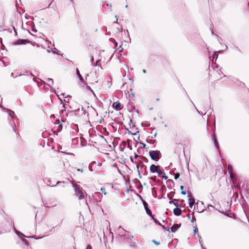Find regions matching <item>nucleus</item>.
<instances>
[{
	"instance_id": "f257e3e1",
	"label": "nucleus",
	"mask_w": 249,
	"mask_h": 249,
	"mask_svg": "<svg viewBox=\"0 0 249 249\" xmlns=\"http://www.w3.org/2000/svg\"><path fill=\"white\" fill-rule=\"evenodd\" d=\"M72 186L75 192V195L78 197L79 200L84 199L86 197L87 194L79 185L73 184Z\"/></svg>"
},
{
	"instance_id": "f03ea898",
	"label": "nucleus",
	"mask_w": 249,
	"mask_h": 249,
	"mask_svg": "<svg viewBox=\"0 0 249 249\" xmlns=\"http://www.w3.org/2000/svg\"><path fill=\"white\" fill-rule=\"evenodd\" d=\"M151 159L155 161H158L161 157V153L159 150H152L149 152Z\"/></svg>"
},
{
	"instance_id": "7ed1b4c3",
	"label": "nucleus",
	"mask_w": 249,
	"mask_h": 249,
	"mask_svg": "<svg viewBox=\"0 0 249 249\" xmlns=\"http://www.w3.org/2000/svg\"><path fill=\"white\" fill-rule=\"evenodd\" d=\"M116 233L119 236L122 237L125 235L126 231L121 226H119L116 231Z\"/></svg>"
},
{
	"instance_id": "20e7f679",
	"label": "nucleus",
	"mask_w": 249,
	"mask_h": 249,
	"mask_svg": "<svg viewBox=\"0 0 249 249\" xmlns=\"http://www.w3.org/2000/svg\"><path fill=\"white\" fill-rule=\"evenodd\" d=\"M188 197H189V205L190 208H192L193 205L195 204V200L192 196V193L189 192L188 193Z\"/></svg>"
},
{
	"instance_id": "39448f33",
	"label": "nucleus",
	"mask_w": 249,
	"mask_h": 249,
	"mask_svg": "<svg viewBox=\"0 0 249 249\" xmlns=\"http://www.w3.org/2000/svg\"><path fill=\"white\" fill-rule=\"evenodd\" d=\"M94 197L97 202H101L103 197L102 194L100 192H96L94 193Z\"/></svg>"
},
{
	"instance_id": "423d86ee",
	"label": "nucleus",
	"mask_w": 249,
	"mask_h": 249,
	"mask_svg": "<svg viewBox=\"0 0 249 249\" xmlns=\"http://www.w3.org/2000/svg\"><path fill=\"white\" fill-rule=\"evenodd\" d=\"M143 206L144 207L145 210L146 211V213L149 215L150 217L153 215L151 210L148 208L147 203L145 201L142 202Z\"/></svg>"
},
{
	"instance_id": "0eeeda50",
	"label": "nucleus",
	"mask_w": 249,
	"mask_h": 249,
	"mask_svg": "<svg viewBox=\"0 0 249 249\" xmlns=\"http://www.w3.org/2000/svg\"><path fill=\"white\" fill-rule=\"evenodd\" d=\"M160 166L159 165H155V164H152L149 168L150 171L152 173H155L158 172L159 170V167Z\"/></svg>"
},
{
	"instance_id": "6e6552de",
	"label": "nucleus",
	"mask_w": 249,
	"mask_h": 249,
	"mask_svg": "<svg viewBox=\"0 0 249 249\" xmlns=\"http://www.w3.org/2000/svg\"><path fill=\"white\" fill-rule=\"evenodd\" d=\"M211 137H212V140L214 142V145L215 146L216 148L217 149H219V144H218V142H217V140L216 139V135L214 133H213L212 136H211Z\"/></svg>"
},
{
	"instance_id": "1a4fd4ad",
	"label": "nucleus",
	"mask_w": 249,
	"mask_h": 249,
	"mask_svg": "<svg viewBox=\"0 0 249 249\" xmlns=\"http://www.w3.org/2000/svg\"><path fill=\"white\" fill-rule=\"evenodd\" d=\"M65 121L63 119H62L61 121L59 119L56 120V122L54 123L55 124H58V129L57 131H60L62 129V124L61 123L64 122Z\"/></svg>"
},
{
	"instance_id": "9d476101",
	"label": "nucleus",
	"mask_w": 249,
	"mask_h": 249,
	"mask_svg": "<svg viewBox=\"0 0 249 249\" xmlns=\"http://www.w3.org/2000/svg\"><path fill=\"white\" fill-rule=\"evenodd\" d=\"M228 170L229 172V174H230V177L231 178H233L234 177V174L233 173V168L231 164H229L228 165Z\"/></svg>"
},
{
	"instance_id": "9b49d317",
	"label": "nucleus",
	"mask_w": 249,
	"mask_h": 249,
	"mask_svg": "<svg viewBox=\"0 0 249 249\" xmlns=\"http://www.w3.org/2000/svg\"><path fill=\"white\" fill-rule=\"evenodd\" d=\"M29 40L27 39H19L16 42H14L15 45H21V44H25L26 43L28 42Z\"/></svg>"
},
{
	"instance_id": "f8f14e48",
	"label": "nucleus",
	"mask_w": 249,
	"mask_h": 249,
	"mask_svg": "<svg viewBox=\"0 0 249 249\" xmlns=\"http://www.w3.org/2000/svg\"><path fill=\"white\" fill-rule=\"evenodd\" d=\"M173 213L176 216H179L181 213V210L178 207H176L173 210Z\"/></svg>"
},
{
	"instance_id": "ddd939ff",
	"label": "nucleus",
	"mask_w": 249,
	"mask_h": 249,
	"mask_svg": "<svg viewBox=\"0 0 249 249\" xmlns=\"http://www.w3.org/2000/svg\"><path fill=\"white\" fill-rule=\"evenodd\" d=\"M180 227V224H174L171 228V231L172 232H175Z\"/></svg>"
},
{
	"instance_id": "4468645a",
	"label": "nucleus",
	"mask_w": 249,
	"mask_h": 249,
	"mask_svg": "<svg viewBox=\"0 0 249 249\" xmlns=\"http://www.w3.org/2000/svg\"><path fill=\"white\" fill-rule=\"evenodd\" d=\"M64 182H65L64 181H58L57 182V183L55 185H52L51 180L50 179H48L47 182V184L50 187H54L60 183H64Z\"/></svg>"
},
{
	"instance_id": "2eb2a0df",
	"label": "nucleus",
	"mask_w": 249,
	"mask_h": 249,
	"mask_svg": "<svg viewBox=\"0 0 249 249\" xmlns=\"http://www.w3.org/2000/svg\"><path fill=\"white\" fill-rule=\"evenodd\" d=\"M114 109H115L117 110H120L121 109V105L120 103L117 102L116 103H114L113 105Z\"/></svg>"
},
{
	"instance_id": "dca6fc26",
	"label": "nucleus",
	"mask_w": 249,
	"mask_h": 249,
	"mask_svg": "<svg viewBox=\"0 0 249 249\" xmlns=\"http://www.w3.org/2000/svg\"><path fill=\"white\" fill-rule=\"evenodd\" d=\"M76 74H77L80 82L81 83H85L83 77L82 76V75H81V74L80 73L78 69H76Z\"/></svg>"
},
{
	"instance_id": "f3484780",
	"label": "nucleus",
	"mask_w": 249,
	"mask_h": 249,
	"mask_svg": "<svg viewBox=\"0 0 249 249\" xmlns=\"http://www.w3.org/2000/svg\"><path fill=\"white\" fill-rule=\"evenodd\" d=\"M6 110V112H7V113L8 114V115L9 116H11L12 118H14V111H11L10 109H5Z\"/></svg>"
},
{
	"instance_id": "a211bd4d",
	"label": "nucleus",
	"mask_w": 249,
	"mask_h": 249,
	"mask_svg": "<svg viewBox=\"0 0 249 249\" xmlns=\"http://www.w3.org/2000/svg\"><path fill=\"white\" fill-rule=\"evenodd\" d=\"M46 80L49 82L48 84V86L51 87V85L53 83V79L52 78H47Z\"/></svg>"
},
{
	"instance_id": "6ab92c4d",
	"label": "nucleus",
	"mask_w": 249,
	"mask_h": 249,
	"mask_svg": "<svg viewBox=\"0 0 249 249\" xmlns=\"http://www.w3.org/2000/svg\"><path fill=\"white\" fill-rule=\"evenodd\" d=\"M157 173L161 177L162 175H164L165 173L164 172V170H158Z\"/></svg>"
},
{
	"instance_id": "aec40b11",
	"label": "nucleus",
	"mask_w": 249,
	"mask_h": 249,
	"mask_svg": "<svg viewBox=\"0 0 249 249\" xmlns=\"http://www.w3.org/2000/svg\"><path fill=\"white\" fill-rule=\"evenodd\" d=\"M92 66L94 67L99 66L102 69L100 60H97L95 64H92Z\"/></svg>"
},
{
	"instance_id": "412c9836",
	"label": "nucleus",
	"mask_w": 249,
	"mask_h": 249,
	"mask_svg": "<svg viewBox=\"0 0 249 249\" xmlns=\"http://www.w3.org/2000/svg\"><path fill=\"white\" fill-rule=\"evenodd\" d=\"M177 199H174L173 201H170L169 203H173L175 206H176L177 207H178L179 206V204H178V202H175V201H177Z\"/></svg>"
},
{
	"instance_id": "4be33fe9",
	"label": "nucleus",
	"mask_w": 249,
	"mask_h": 249,
	"mask_svg": "<svg viewBox=\"0 0 249 249\" xmlns=\"http://www.w3.org/2000/svg\"><path fill=\"white\" fill-rule=\"evenodd\" d=\"M151 217L153 219V220H154V222L156 224H158L159 225H161V224L159 222V221L157 219H156V218H154L153 215L152 216H151Z\"/></svg>"
},
{
	"instance_id": "5701e85b",
	"label": "nucleus",
	"mask_w": 249,
	"mask_h": 249,
	"mask_svg": "<svg viewBox=\"0 0 249 249\" xmlns=\"http://www.w3.org/2000/svg\"><path fill=\"white\" fill-rule=\"evenodd\" d=\"M135 158V159H137V158H140V159H144L145 160H147V159L144 157H141L140 156L136 154H135V156H134Z\"/></svg>"
},
{
	"instance_id": "b1692460",
	"label": "nucleus",
	"mask_w": 249,
	"mask_h": 249,
	"mask_svg": "<svg viewBox=\"0 0 249 249\" xmlns=\"http://www.w3.org/2000/svg\"><path fill=\"white\" fill-rule=\"evenodd\" d=\"M16 233L19 236H25L24 234H23L21 232L19 231H16Z\"/></svg>"
},
{
	"instance_id": "393cba45",
	"label": "nucleus",
	"mask_w": 249,
	"mask_h": 249,
	"mask_svg": "<svg viewBox=\"0 0 249 249\" xmlns=\"http://www.w3.org/2000/svg\"><path fill=\"white\" fill-rule=\"evenodd\" d=\"M100 191L102 192V193H103L105 195H107V193L105 191V188L103 187V188H101V189H100Z\"/></svg>"
},
{
	"instance_id": "a878e982",
	"label": "nucleus",
	"mask_w": 249,
	"mask_h": 249,
	"mask_svg": "<svg viewBox=\"0 0 249 249\" xmlns=\"http://www.w3.org/2000/svg\"><path fill=\"white\" fill-rule=\"evenodd\" d=\"M81 111H82V115H85L87 113V111L86 110V109L85 108H84V107H82V109H81Z\"/></svg>"
},
{
	"instance_id": "bb28decb",
	"label": "nucleus",
	"mask_w": 249,
	"mask_h": 249,
	"mask_svg": "<svg viewBox=\"0 0 249 249\" xmlns=\"http://www.w3.org/2000/svg\"><path fill=\"white\" fill-rule=\"evenodd\" d=\"M179 173H177L175 175V179H177L179 177Z\"/></svg>"
},
{
	"instance_id": "cd10ccee",
	"label": "nucleus",
	"mask_w": 249,
	"mask_h": 249,
	"mask_svg": "<svg viewBox=\"0 0 249 249\" xmlns=\"http://www.w3.org/2000/svg\"><path fill=\"white\" fill-rule=\"evenodd\" d=\"M110 39L111 40V41L112 42H113L114 43L115 47H117L118 45V43L117 42H116V41L113 38H111Z\"/></svg>"
},
{
	"instance_id": "c85d7f7f",
	"label": "nucleus",
	"mask_w": 249,
	"mask_h": 249,
	"mask_svg": "<svg viewBox=\"0 0 249 249\" xmlns=\"http://www.w3.org/2000/svg\"><path fill=\"white\" fill-rule=\"evenodd\" d=\"M68 97H70V96H68V97H65L64 101H65V102H67V103H68V102H69V99H67V98H68Z\"/></svg>"
},
{
	"instance_id": "c756f323",
	"label": "nucleus",
	"mask_w": 249,
	"mask_h": 249,
	"mask_svg": "<svg viewBox=\"0 0 249 249\" xmlns=\"http://www.w3.org/2000/svg\"><path fill=\"white\" fill-rule=\"evenodd\" d=\"M130 160H131V161L133 163H134L135 165L137 164L136 161H134V160H133V159H132V158H131V157L130 158Z\"/></svg>"
},
{
	"instance_id": "7c9ffc66",
	"label": "nucleus",
	"mask_w": 249,
	"mask_h": 249,
	"mask_svg": "<svg viewBox=\"0 0 249 249\" xmlns=\"http://www.w3.org/2000/svg\"><path fill=\"white\" fill-rule=\"evenodd\" d=\"M161 177L163 178H164L165 179H167V177H166L165 176V174L164 175H162Z\"/></svg>"
},
{
	"instance_id": "2f4dec72",
	"label": "nucleus",
	"mask_w": 249,
	"mask_h": 249,
	"mask_svg": "<svg viewBox=\"0 0 249 249\" xmlns=\"http://www.w3.org/2000/svg\"><path fill=\"white\" fill-rule=\"evenodd\" d=\"M197 232V229L196 227H195V229L194 230V232L196 234Z\"/></svg>"
},
{
	"instance_id": "473e14b6",
	"label": "nucleus",
	"mask_w": 249,
	"mask_h": 249,
	"mask_svg": "<svg viewBox=\"0 0 249 249\" xmlns=\"http://www.w3.org/2000/svg\"><path fill=\"white\" fill-rule=\"evenodd\" d=\"M197 111L199 114H200V115H204L206 113L205 112L204 113H203L202 112L199 111L198 110H197Z\"/></svg>"
},
{
	"instance_id": "72a5a7b5",
	"label": "nucleus",
	"mask_w": 249,
	"mask_h": 249,
	"mask_svg": "<svg viewBox=\"0 0 249 249\" xmlns=\"http://www.w3.org/2000/svg\"><path fill=\"white\" fill-rule=\"evenodd\" d=\"M160 226L162 227V228L163 229H165V230H167L168 231H169V229L168 228V229H166V228L164 225H162L161 224V225H160Z\"/></svg>"
},
{
	"instance_id": "f704fd0d",
	"label": "nucleus",
	"mask_w": 249,
	"mask_h": 249,
	"mask_svg": "<svg viewBox=\"0 0 249 249\" xmlns=\"http://www.w3.org/2000/svg\"><path fill=\"white\" fill-rule=\"evenodd\" d=\"M93 60H94L93 57L92 56V57H91V58L90 59V61L92 66V64H94L93 63Z\"/></svg>"
},
{
	"instance_id": "c9c22d12",
	"label": "nucleus",
	"mask_w": 249,
	"mask_h": 249,
	"mask_svg": "<svg viewBox=\"0 0 249 249\" xmlns=\"http://www.w3.org/2000/svg\"><path fill=\"white\" fill-rule=\"evenodd\" d=\"M196 220V218L195 217L193 216V217H192V219H191V222H194Z\"/></svg>"
},
{
	"instance_id": "e433bc0d",
	"label": "nucleus",
	"mask_w": 249,
	"mask_h": 249,
	"mask_svg": "<svg viewBox=\"0 0 249 249\" xmlns=\"http://www.w3.org/2000/svg\"><path fill=\"white\" fill-rule=\"evenodd\" d=\"M218 57V55L217 54H216L215 53H214L213 54V58H217Z\"/></svg>"
},
{
	"instance_id": "4c0bfd02",
	"label": "nucleus",
	"mask_w": 249,
	"mask_h": 249,
	"mask_svg": "<svg viewBox=\"0 0 249 249\" xmlns=\"http://www.w3.org/2000/svg\"><path fill=\"white\" fill-rule=\"evenodd\" d=\"M141 144L142 145V146H141V147H142V148H145V146H146V144H144V143H141Z\"/></svg>"
},
{
	"instance_id": "58836bf2",
	"label": "nucleus",
	"mask_w": 249,
	"mask_h": 249,
	"mask_svg": "<svg viewBox=\"0 0 249 249\" xmlns=\"http://www.w3.org/2000/svg\"><path fill=\"white\" fill-rule=\"evenodd\" d=\"M135 165L136 166L138 172H139V165L137 163L136 164H135ZM139 174H140V173H139Z\"/></svg>"
},
{
	"instance_id": "ea45409f",
	"label": "nucleus",
	"mask_w": 249,
	"mask_h": 249,
	"mask_svg": "<svg viewBox=\"0 0 249 249\" xmlns=\"http://www.w3.org/2000/svg\"><path fill=\"white\" fill-rule=\"evenodd\" d=\"M86 249H92V248L90 245H88L86 247Z\"/></svg>"
},
{
	"instance_id": "a19ab883",
	"label": "nucleus",
	"mask_w": 249,
	"mask_h": 249,
	"mask_svg": "<svg viewBox=\"0 0 249 249\" xmlns=\"http://www.w3.org/2000/svg\"><path fill=\"white\" fill-rule=\"evenodd\" d=\"M153 242L157 245H159L160 244V243L159 242H157L156 241H155V240H153Z\"/></svg>"
},
{
	"instance_id": "79ce46f5",
	"label": "nucleus",
	"mask_w": 249,
	"mask_h": 249,
	"mask_svg": "<svg viewBox=\"0 0 249 249\" xmlns=\"http://www.w3.org/2000/svg\"><path fill=\"white\" fill-rule=\"evenodd\" d=\"M149 179L153 180H154V181H156V179H155V178H154V177H150V178H149Z\"/></svg>"
},
{
	"instance_id": "37998d69",
	"label": "nucleus",
	"mask_w": 249,
	"mask_h": 249,
	"mask_svg": "<svg viewBox=\"0 0 249 249\" xmlns=\"http://www.w3.org/2000/svg\"><path fill=\"white\" fill-rule=\"evenodd\" d=\"M139 131H137L136 132L134 133H130V131H128V133H130L131 134H132V135H135L137 133H138Z\"/></svg>"
},
{
	"instance_id": "c03bdc74",
	"label": "nucleus",
	"mask_w": 249,
	"mask_h": 249,
	"mask_svg": "<svg viewBox=\"0 0 249 249\" xmlns=\"http://www.w3.org/2000/svg\"><path fill=\"white\" fill-rule=\"evenodd\" d=\"M181 194L182 195H185L186 194V192H185V191H181Z\"/></svg>"
},
{
	"instance_id": "a18cd8bd",
	"label": "nucleus",
	"mask_w": 249,
	"mask_h": 249,
	"mask_svg": "<svg viewBox=\"0 0 249 249\" xmlns=\"http://www.w3.org/2000/svg\"><path fill=\"white\" fill-rule=\"evenodd\" d=\"M77 171H78V172H81V173H82V172H83V169H77Z\"/></svg>"
},
{
	"instance_id": "49530a36",
	"label": "nucleus",
	"mask_w": 249,
	"mask_h": 249,
	"mask_svg": "<svg viewBox=\"0 0 249 249\" xmlns=\"http://www.w3.org/2000/svg\"><path fill=\"white\" fill-rule=\"evenodd\" d=\"M22 241L23 242H24L26 244H27V241L25 239H23Z\"/></svg>"
},
{
	"instance_id": "de8ad7c7",
	"label": "nucleus",
	"mask_w": 249,
	"mask_h": 249,
	"mask_svg": "<svg viewBox=\"0 0 249 249\" xmlns=\"http://www.w3.org/2000/svg\"><path fill=\"white\" fill-rule=\"evenodd\" d=\"M220 213H223L224 214L226 215H228V214H227L226 213H225L223 211H221L220 212Z\"/></svg>"
},
{
	"instance_id": "09e8293b",
	"label": "nucleus",
	"mask_w": 249,
	"mask_h": 249,
	"mask_svg": "<svg viewBox=\"0 0 249 249\" xmlns=\"http://www.w3.org/2000/svg\"><path fill=\"white\" fill-rule=\"evenodd\" d=\"M183 188H184V186H183L181 185V186H180V189L181 190H183Z\"/></svg>"
},
{
	"instance_id": "8fccbe9b",
	"label": "nucleus",
	"mask_w": 249,
	"mask_h": 249,
	"mask_svg": "<svg viewBox=\"0 0 249 249\" xmlns=\"http://www.w3.org/2000/svg\"><path fill=\"white\" fill-rule=\"evenodd\" d=\"M186 216H187V217L189 219H190V218H191V216H190V214H187Z\"/></svg>"
},
{
	"instance_id": "3c124183",
	"label": "nucleus",
	"mask_w": 249,
	"mask_h": 249,
	"mask_svg": "<svg viewBox=\"0 0 249 249\" xmlns=\"http://www.w3.org/2000/svg\"><path fill=\"white\" fill-rule=\"evenodd\" d=\"M113 23H114V24H117V23H118V19H116V20L115 21H114V22H113Z\"/></svg>"
},
{
	"instance_id": "603ef678",
	"label": "nucleus",
	"mask_w": 249,
	"mask_h": 249,
	"mask_svg": "<svg viewBox=\"0 0 249 249\" xmlns=\"http://www.w3.org/2000/svg\"><path fill=\"white\" fill-rule=\"evenodd\" d=\"M11 76L12 77H13V78H15L14 73H13V72H12V73H11Z\"/></svg>"
},
{
	"instance_id": "864d4df0",
	"label": "nucleus",
	"mask_w": 249,
	"mask_h": 249,
	"mask_svg": "<svg viewBox=\"0 0 249 249\" xmlns=\"http://www.w3.org/2000/svg\"><path fill=\"white\" fill-rule=\"evenodd\" d=\"M200 243H201L202 242V240H201V237L199 236V240Z\"/></svg>"
},
{
	"instance_id": "5fc2aeb1",
	"label": "nucleus",
	"mask_w": 249,
	"mask_h": 249,
	"mask_svg": "<svg viewBox=\"0 0 249 249\" xmlns=\"http://www.w3.org/2000/svg\"><path fill=\"white\" fill-rule=\"evenodd\" d=\"M143 73H145L146 72V71L145 70H143L142 71Z\"/></svg>"
},
{
	"instance_id": "6e6d98bb",
	"label": "nucleus",
	"mask_w": 249,
	"mask_h": 249,
	"mask_svg": "<svg viewBox=\"0 0 249 249\" xmlns=\"http://www.w3.org/2000/svg\"><path fill=\"white\" fill-rule=\"evenodd\" d=\"M110 233H111V234H112V240H113V233H112L111 232H110Z\"/></svg>"
},
{
	"instance_id": "4d7b16f0",
	"label": "nucleus",
	"mask_w": 249,
	"mask_h": 249,
	"mask_svg": "<svg viewBox=\"0 0 249 249\" xmlns=\"http://www.w3.org/2000/svg\"><path fill=\"white\" fill-rule=\"evenodd\" d=\"M203 211H204V210H201L200 211H198L197 212H198V213H201V212H203Z\"/></svg>"
},
{
	"instance_id": "13d9d810",
	"label": "nucleus",
	"mask_w": 249,
	"mask_h": 249,
	"mask_svg": "<svg viewBox=\"0 0 249 249\" xmlns=\"http://www.w3.org/2000/svg\"><path fill=\"white\" fill-rule=\"evenodd\" d=\"M139 162H140V164H142V162L141 160H139Z\"/></svg>"
},
{
	"instance_id": "bf43d9fd",
	"label": "nucleus",
	"mask_w": 249,
	"mask_h": 249,
	"mask_svg": "<svg viewBox=\"0 0 249 249\" xmlns=\"http://www.w3.org/2000/svg\"><path fill=\"white\" fill-rule=\"evenodd\" d=\"M115 18H116V19H118V18H119V16H117V15H116V16H115Z\"/></svg>"
},
{
	"instance_id": "052dcab7",
	"label": "nucleus",
	"mask_w": 249,
	"mask_h": 249,
	"mask_svg": "<svg viewBox=\"0 0 249 249\" xmlns=\"http://www.w3.org/2000/svg\"><path fill=\"white\" fill-rule=\"evenodd\" d=\"M33 32H35V33H36V32H37V31H36V30H34V29H33Z\"/></svg>"
},
{
	"instance_id": "680f3d73",
	"label": "nucleus",
	"mask_w": 249,
	"mask_h": 249,
	"mask_svg": "<svg viewBox=\"0 0 249 249\" xmlns=\"http://www.w3.org/2000/svg\"><path fill=\"white\" fill-rule=\"evenodd\" d=\"M135 127V125H133L132 126V128H134Z\"/></svg>"
},
{
	"instance_id": "e2e57ef3",
	"label": "nucleus",
	"mask_w": 249,
	"mask_h": 249,
	"mask_svg": "<svg viewBox=\"0 0 249 249\" xmlns=\"http://www.w3.org/2000/svg\"><path fill=\"white\" fill-rule=\"evenodd\" d=\"M64 94H65L64 93H62V94H61V95H63V96H64Z\"/></svg>"
},
{
	"instance_id": "0e129e2a",
	"label": "nucleus",
	"mask_w": 249,
	"mask_h": 249,
	"mask_svg": "<svg viewBox=\"0 0 249 249\" xmlns=\"http://www.w3.org/2000/svg\"><path fill=\"white\" fill-rule=\"evenodd\" d=\"M156 134H155L154 135V137H156Z\"/></svg>"
},
{
	"instance_id": "69168bd1",
	"label": "nucleus",
	"mask_w": 249,
	"mask_h": 249,
	"mask_svg": "<svg viewBox=\"0 0 249 249\" xmlns=\"http://www.w3.org/2000/svg\"><path fill=\"white\" fill-rule=\"evenodd\" d=\"M2 38H0V41H1Z\"/></svg>"
},
{
	"instance_id": "338daca9",
	"label": "nucleus",
	"mask_w": 249,
	"mask_h": 249,
	"mask_svg": "<svg viewBox=\"0 0 249 249\" xmlns=\"http://www.w3.org/2000/svg\"><path fill=\"white\" fill-rule=\"evenodd\" d=\"M107 6H109V4L108 3L107 4Z\"/></svg>"
},
{
	"instance_id": "774afa93",
	"label": "nucleus",
	"mask_w": 249,
	"mask_h": 249,
	"mask_svg": "<svg viewBox=\"0 0 249 249\" xmlns=\"http://www.w3.org/2000/svg\"><path fill=\"white\" fill-rule=\"evenodd\" d=\"M156 100H157V101H159V98H158V99H156Z\"/></svg>"
}]
</instances>
